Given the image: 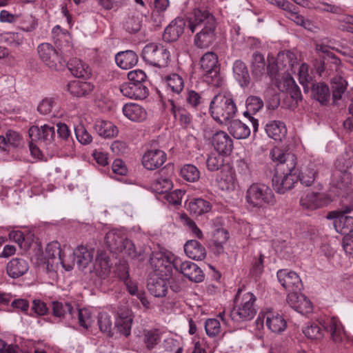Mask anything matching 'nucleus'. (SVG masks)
Listing matches in <instances>:
<instances>
[{
    "mask_svg": "<svg viewBox=\"0 0 353 353\" xmlns=\"http://www.w3.org/2000/svg\"><path fill=\"white\" fill-rule=\"evenodd\" d=\"M216 28H201L194 37V43L199 48L209 47L215 40Z\"/></svg>",
    "mask_w": 353,
    "mask_h": 353,
    "instance_id": "obj_30",
    "label": "nucleus"
},
{
    "mask_svg": "<svg viewBox=\"0 0 353 353\" xmlns=\"http://www.w3.org/2000/svg\"><path fill=\"white\" fill-rule=\"evenodd\" d=\"M76 316H78L79 325L86 330L90 327L94 322V317L87 308L76 309Z\"/></svg>",
    "mask_w": 353,
    "mask_h": 353,
    "instance_id": "obj_57",
    "label": "nucleus"
},
{
    "mask_svg": "<svg viewBox=\"0 0 353 353\" xmlns=\"http://www.w3.org/2000/svg\"><path fill=\"white\" fill-rule=\"evenodd\" d=\"M316 172L315 170V165L310 163L308 165L303 166L299 174V179L301 183L305 186H310L314 181Z\"/></svg>",
    "mask_w": 353,
    "mask_h": 353,
    "instance_id": "obj_46",
    "label": "nucleus"
},
{
    "mask_svg": "<svg viewBox=\"0 0 353 353\" xmlns=\"http://www.w3.org/2000/svg\"><path fill=\"white\" fill-rule=\"evenodd\" d=\"M187 210L194 216L207 214L212 210L211 203L202 198H194L185 203Z\"/></svg>",
    "mask_w": 353,
    "mask_h": 353,
    "instance_id": "obj_22",
    "label": "nucleus"
},
{
    "mask_svg": "<svg viewBox=\"0 0 353 353\" xmlns=\"http://www.w3.org/2000/svg\"><path fill=\"white\" fill-rule=\"evenodd\" d=\"M165 82L168 88L174 93L179 94L183 90V79L178 74L174 73L166 77Z\"/></svg>",
    "mask_w": 353,
    "mask_h": 353,
    "instance_id": "obj_55",
    "label": "nucleus"
},
{
    "mask_svg": "<svg viewBox=\"0 0 353 353\" xmlns=\"http://www.w3.org/2000/svg\"><path fill=\"white\" fill-rule=\"evenodd\" d=\"M265 132L269 137L276 141H281L287 134V128L283 122L271 121L265 125Z\"/></svg>",
    "mask_w": 353,
    "mask_h": 353,
    "instance_id": "obj_31",
    "label": "nucleus"
},
{
    "mask_svg": "<svg viewBox=\"0 0 353 353\" xmlns=\"http://www.w3.org/2000/svg\"><path fill=\"white\" fill-rule=\"evenodd\" d=\"M265 324L268 328L274 333L282 332L287 327L286 321L282 316L272 312L266 314Z\"/></svg>",
    "mask_w": 353,
    "mask_h": 353,
    "instance_id": "obj_41",
    "label": "nucleus"
},
{
    "mask_svg": "<svg viewBox=\"0 0 353 353\" xmlns=\"http://www.w3.org/2000/svg\"><path fill=\"white\" fill-rule=\"evenodd\" d=\"M67 90L72 95L80 97L88 94L92 88L88 82L75 80L68 83Z\"/></svg>",
    "mask_w": 353,
    "mask_h": 353,
    "instance_id": "obj_45",
    "label": "nucleus"
},
{
    "mask_svg": "<svg viewBox=\"0 0 353 353\" xmlns=\"http://www.w3.org/2000/svg\"><path fill=\"white\" fill-rule=\"evenodd\" d=\"M1 41L2 43H7L11 47H18L21 45L23 41V36L18 32H5L2 33Z\"/></svg>",
    "mask_w": 353,
    "mask_h": 353,
    "instance_id": "obj_63",
    "label": "nucleus"
},
{
    "mask_svg": "<svg viewBox=\"0 0 353 353\" xmlns=\"http://www.w3.org/2000/svg\"><path fill=\"white\" fill-rule=\"evenodd\" d=\"M304 335L311 340L319 341L323 338V331L316 323H310L303 329Z\"/></svg>",
    "mask_w": 353,
    "mask_h": 353,
    "instance_id": "obj_56",
    "label": "nucleus"
},
{
    "mask_svg": "<svg viewBox=\"0 0 353 353\" xmlns=\"http://www.w3.org/2000/svg\"><path fill=\"white\" fill-rule=\"evenodd\" d=\"M299 80L302 85L305 92L310 91V85L314 83L311 75L308 74V65L306 63H302L299 69Z\"/></svg>",
    "mask_w": 353,
    "mask_h": 353,
    "instance_id": "obj_58",
    "label": "nucleus"
},
{
    "mask_svg": "<svg viewBox=\"0 0 353 353\" xmlns=\"http://www.w3.org/2000/svg\"><path fill=\"white\" fill-rule=\"evenodd\" d=\"M167 154L163 150L152 149L148 150L142 157V164L147 170L159 168L166 161Z\"/></svg>",
    "mask_w": 353,
    "mask_h": 353,
    "instance_id": "obj_15",
    "label": "nucleus"
},
{
    "mask_svg": "<svg viewBox=\"0 0 353 353\" xmlns=\"http://www.w3.org/2000/svg\"><path fill=\"white\" fill-rule=\"evenodd\" d=\"M216 26L215 17L207 10L194 9L188 17V27L192 33L199 28H209Z\"/></svg>",
    "mask_w": 353,
    "mask_h": 353,
    "instance_id": "obj_10",
    "label": "nucleus"
},
{
    "mask_svg": "<svg viewBox=\"0 0 353 353\" xmlns=\"http://www.w3.org/2000/svg\"><path fill=\"white\" fill-rule=\"evenodd\" d=\"M117 314L115 327L121 334L128 337L131 334L133 321L132 313L128 308L124 307L120 308Z\"/></svg>",
    "mask_w": 353,
    "mask_h": 353,
    "instance_id": "obj_17",
    "label": "nucleus"
},
{
    "mask_svg": "<svg viewBox=\"0 0 353 353\" xmlns=\"http://www.w3.org/2000/svg\"><path fill=\"white\" fill-rule=\"evenodd\" d=\"M3 138L5 139V149H1L3 151H6L8 150L10 146L16 148L19 146L21 141V135L12 130H8L6 135L3 136Z\"/></svg>",
    "mask_w": 353,
    "mask_h": 353,
    "instance_id": "obj_64",
    "label": "nucleus"
},
{
    "mask_svg": "<svg viewBox=\"0 0 353 353\" xmlns=\"http://www.w3.org/2000/svg\"><path fill=\"white\" fill-rule=\"evenodd\" d=\"M174 269L195 283L201 282L204 279L203 270L198 265L190 261H183L179 257L175 261Z\"/></svg>",
    "mask_w": 353,
    "mask_h": 353,
    "instance_id": "obj_12",
    "label": "nucleus"
},
{
    "mask_svg": "<svg viewBox=\"0 0 353 353\" xmlns=\"http://www.w3.org/2000/svg\"><path fill=\"white\" fill-rule=\"evenodd\" d=\"M185 21L183 18L176 17L165 28L163 34V39L166 42H174L183 34Z\"/></svg>",
    "mask_w": 353,
    "mask_h": 353,
    "instance_id": "obj_20",
    "label": "nucleus"
},
{
    "mask_svg": "<svg viewBox=\"0 0 353 353\" xmlns=\"http://www.w3.org/2000/svg\"><path fill=\"white\" fill-rule=\"evenodd\" d=\"M143 15L137 11L130 12L123 21V27L130 34H135L142 27Z\"/></svg>",
    "mask_w": 353,
    "mask_h": 353,
    "instance_id": "obj_27",
    "label": "nucleus"
},
{
    "mask_svg": "<svg viewBox=\"0 0 353 353\" xmlns=\"http://www.w3.org/2000/svg\"><path fill=\"white\" fill-rule=\"evenodd\" d=\"M68 68L72 74L77 78H89L91 74L90 67L81 60L72 59L68 63Z\"/></svg>",
    "mask_w": 353,
    "mask_h": 353,
    "instance_id": "obj_36",
    "label": "nucleus"
},
{
    "mask_svg": "<svg viewBox=\"0 0 353 353\" xmlns=\"http://www.w3.org/2000/svg\"><path fill=\"white\" fill-rule=\"evenodd\" d=\"M52 314L54 316L65 319H72L75 317L76 309L69 303L52 302Z\"/></svg>",
    "mask_w": 353,
    "mask_h": 353,
    "instance_id": "obj_35",
    "label": "nucleus"
},
{
    "mask_svg": "<svg viewBox=\"0 0 353 353\" xmlns=\"http://www.w3.org/2000/svg\"><path fill=\"white\" fill-rule=\"evenodd\" d=\"M93 271L101 279L106 278L110 272V259L105 252H97L95 260L92 262Z\"/></svg>",
    "mask_w": 353,
    "mask_h": 353,
    "instance_id": "obj_23",
    "label": "nucleus"
},
{
    "mask_svg": "<svg viewBox=\"0 0 353 353\" xmlns=\"http://www.w3.org/2000/svg\"><path fill=\"white\" fill-rule=\"evenodd\" d=\"M181 175L187 181L195 182L200 178V172L194 165L186 164L181 168Z\"/></svg>",
    "mask_w": 353,
    "mask_h": 353,
    "instance_id": "obj_61",
    "label": "nucleus"
},
{
    "mask_svg": "<svg viewBox=\"0 0 353 353\" xmlns=\"http://www.w3.org/2000/svg\"><path fill=\"white\" fill-rule=\"evenodd\" d=\"M28 134L32 141L48 145L54 140L55 130L54 126L48 125H43L41 128L34 125L30 128Z\"/></svg>",
    "mask_w": 353,
    "mask_h": 353,
    "instance_id": "obj_14",
    "label": "nucleus"
},
{
    "mask_svg": "<svg viewBox=\"0 0 353 353\" xmlns=\"http://www.w3.org/2000/svg\"><path fill=\"white\" fill-rule=\"evenodd\" d=\"M263 97L269 110H275L279 106L280 97L273 88L267 87L263 92Z\"/></svg>",
    "mask_w": 353,
    "mask_h": 353,
    "instance_id": "obj_53",
    "label": "nucleus"
},
{
    "mask_svg": "<svg viewBox=\"0 0 353 353\" xmlns=\"http://www.w3.org/2000/svg\"><path fill=\"white\" fill-rule=\"evenodd\" d=\"M151 188L157 194H163L164 196L167 192L171 190L172 182L167 177L160 176L152 182Z\"/></svg>",
    "mask_w": 353,
    "mask_h": 353,
    "instance_id": "obj_51",
    "label": "nucleus"
},
{
    "mask_svg": "<svg viewBox=\"0 0 353 353\" xmlns=\"http://www.w3.org/2000/svg\"><path fill=\"white\" fill-rule=\"evenodd\" d=\"M246 201L252 207L274 204V195L270 187L263 183H253L246 192Z\"/></svg>",
    "mask_w": 353,
    "mask_h": 353,
    "instance_id": "obj_5",
    "label": "nucleus"
},
{
    "mask_svg": "<svg viewBox=\"0 0 353 353\" xmlns=\"http://www.w3.org/2000/svg\"><path fill=\"white\" fill-rule=\"evenodd\" d=\"M200 64L203 72H209L220 66L218 56L213 52L205 53L200 59Z\"/></svg>",
    "mask_w": 353,
    "mask_h": 353,
    "instance_id": "obj_48",
    "label": "nucleus"
},
{
    "mask_svg": "<svg viewBox=\"0 0 353 353\" xmlns=\"http://www.w3.org/2000/svg\"><path fill=\"white\" fill-rule=\"evenodd\" d=\"M98 325L100 330L108 336H112V323L111 316L106 312H101L98 316Z\"/></svg>",
    "mask_w": 353,
    "mask_h": 353,
    "instance_id": "obj_62",
    "label": "nucleus"
},
{
    "mask_svg": "<svg viewBox=\"0 0 353 353\" xmlns=\"http://www.w3.org/2000/svg\"><path fill=\"white\" fill-rule=\"evenodd\" d=\"M28 269V263L21 258H13L6 265V272L12 279H17L24 275Z\"/></svg>",
    "mask_w": 353,
    "mask_h": 353,
    "instance_id": "obj_25",
    "label": "nucleus"
},
{
    "mask_svg": "<svg viewBox=\"0 0 353 353\" xmlns=\"http://www.w3.org/2000/svg\"><path fill=\"white\" fill-rule=\"evenodd\" d=\"M265 62L263 55L258 52L253 53L251 63L252 74L259 77L265 73Z\"/></svg>",
    "mask_w": 353,
    "mask_h": 353,
    "instance_id": "obj_49",
    "label": "nucleus"
},
{
    "mask_svg": "<svg viewBox=\"0 0 353 353\" xmlns=\"http://www.w3.org/2000/svg\"><path fill=\"white\" fill-rule=\"evenodd\" d=\"M341 161L339 159L336 162L337 169L332 174V183L339 189H345L349 187L352 183V176L350 172L347 171L349 167H351L352 163L350 161L347 162L346 168L341 167Z\"/></svg>",
    "mask_w": 353,
    "mask_h": 353,
    "instance_id": "obj_19",
    "label": "nucleus"
},
{
    "mask_svg": "<svg viewBox=\"0 0 353 353\" xmlns=\"http://www.w3.org/2000/svg\"><path fill=\"white\" fill-rule=\"evenodd\" d=\"M276 60L283 73L293 72L294 66L298 65L296 54L290 51L279 52Z\"/></svg>",
    "mask_w": 353,
    "mask_h": 353,
    "instance_id": "obj_33",
    "label": "nucleus"
},
{
    "mask_svg": "<svg viewBox=\"0 0 353 353\" xmlns=\"http://www.w3.org/2000/svg\"><path fill=\"white\" fill-rule=\"evenodd\" d=\"M37 52L42 62L52 70H61L65 66V61L61 53L50 43L39 45Z\"/></svg>",
    "mask_w": 353,
    "mask_h": 353,
    "instance_id": "obj_7",
    "label": "nucleus"
},
{
    "mask_svg": "<svg viewBox=\"0 0 353 353\" xmlns=\"http://www.w3.org/2000/svg\"><path fill=\"white\" fill-rule=\"evenodd\" d=\"M294 83V80L291 77L290 73H283L272 81L273 85L282 92H285L287 90H289V88L293 85Z\"/></svg>",
    "mask_w": 353,
    "mask_h": 353,
    "instance_id": "obj_60",
    "label": "nucleus"
},
{
    "mask_svg": "<svg viewBox=\"0 0 353 353\" xmlns=\"http://www.w3.org/2000/svg\"><path fill=\"white\" fill-rule=\"evenodd\" d=\"M105 244L110 251L123 257L134 259L138 256V252L134 243L127 238L120 230L113 229L106 233L104 239Z\"/></svg>",
    "mask_w": 353,
    "mask_h": 353,
    "instance_id": "obj_2",
    "label": "nucleus"
},
{
    "mask_svg": "<svg viewBox=\"0 0 353 353\" xmlns=\"http://www.w3.org/2000/svg\"><path fill=\"white\" fill-rule=\"evenodd\" d=\"M347 82L341 76H335L331 80L332 99L334 102L342 99L343 94L347 90Z\"/></svg>",
    "mask_w": 353,
    "mask_h": 353,
    "instance_id": "obj_44",
    "label": "nucleus"
},
{
    "mask_svg": "<svg viewBox=\"0 0 353 353\" xmlns=\"http://www.w3.org/2000/svg\"><path fill=\"white\" fill-rule=\"evenodd\" d=\"M169 57V51L161 44L150 43L142 50V57L145 62L157 68L165 66Z\"/></svg>",
    "mask_w": 353,
    "mask_h": 353,
    "instance_id": "obj_8",
    "label": "nucleus"
},
{
    "mask_svg": "<svg viewBox=\"0 0 353 353\" xmlns=\"http://www.w3.org/2000/svg\"><path fill=\"white\" fill-rule=\"evenodd\" d=\"M236 180L234 173L229 170L225 174L218 180V186L219 189L223 191H233L236 188Z\"/></svg>",
    "mask_w": 353,
    "mask_h": 353,
    "instance_id": "obj_52",
    "label": "nucleus"
},
{
    "mask_svg": "<svg viewBox=\"0 0 353 353\" xmlns=\"http://www.w3.org/2000/svg\"><path fill=\"white\" fill-rule=\"evenodd\" d=\"M256 300L254 294L239 290L234 299L235 305L230 314L232 320L243 322L252 319L256 314Z\"/></svg>",
    "mask_w": 353,
    "mask_h": 353,
    "instance_id": "obj_1",
    "label": "nucleus"
},
{
    "mask_svg": "<svg viewBox=\"0 0 353 353\" xmlns=\"http://www.w3.org/2000/svg\"><path fill=\"white\" fill-rule=\"evenodd\" d=\"M115 61L119 67L128 70L137 63L138 56L132 50H126L117 53L115 56Z\"/></svg>",
    "mask_w": 353,
    "mask_h": 353,
    "instance_id": "obj_37",
    "label": "nucleus"
},
{
    "mask_svg": "<svg viewBox=\"0 0 353 353\" xmlns=\"http://www.w3.org/2000/svg\"><path fill=\"white\" fill-rule=\"evenodd\" d=\"M322 196L319 193L309 192L301 198L300 203L303 208L315 210L322 206Z\"/></svg>",
    "mask_w": 353,
    "mask_h": 353,
    "instance_id": "obj_47",
    "label": "nucleus"
},
{
    "mask_svg": "<svg viewBox=\"0 0 353 353\" xmlns=\"http://www.w3.org/2000/svg\"><path fill=\"white\" fill-rule=\"evenodd\" d=\"M237 111L236 104L229 96L215 95L210 104V112L216 122L223 123L232 119Z\"/></svg>",
    "mask_w": 353,
    "mask_h": 353,
    "instance_id": "obj_3",
    "label": "nucleus"
},
{
    "mask_svg": "<svg viewBox=\"0 0 353 353\" xmlns=\"http://www.w3.org/2000/svg\"><path fill=\"white\" fill-rule=\"evenodd\" d=\"M274 190L279 194H284L291 190L297 181L295 168H285V165L280 164L275 168V173L272 179Z\"/></svg>",
    "mask_w": 353,
    "mask_h": 353,
    "instance_id": "obj_6",
    "label": "nucleus"
},
{
    "mask_svg": "<svg viewBox=\"0 0 353 353\" xmlns=\"http://www.w3.org/2000/svg\"><path fill=\"white\" fill-rule=\"evenodd\" d=\"M233 74L241 87H247L250 83V77L245 65L241 60H236L233 64Z\"/></svg>",
    "mask_w": 353,
    "mask_h": 353,
    "instance_id": "obj_38",
    "label": "nucleus"
},
{
    "mask_svg": "<svg viewBox=\"0 0 353 353\" xmlns=\"http://www.w3.org/2000/svg\"><path fill=\"white\" fill-rule=\"evenodd\" d=\"M124 115L133 121L141 122L147 117V112L143 107L137 103H127L123 107Z\"/></svg>",
    "mask_w": 353,
    "mask_h": 353,
    "instance_id": "obj_32",
    "label": "nucleus"
},
{
    "mask_svg": "<svg viewBox=\"0 0 353 353\" xmlns=\"http://www.w3.org/2000/svg\"><path fill=\"white\" fill-rule=\"evenodd\" d=\"M204 81L209 85L216 88L221 87L224 83V79L220 72V66L204 72Z\"/></svg>",
    "mask_w": 353,
    "mask_h": 353,
    "instance_id": "obj_50",
    "label": "nucleus"
},
{
    "mask_svg": "<svg viewBox=\"0 0 353 353\" xmlns=\"http://www.w3.org/2000/svg\"><path fill=\"white\" fill-rule=\"evenodd\" d=\"M162 332L157 328L144 329L141 333V341L148 350L154 349L161 341Z\"/></svg>",
    "mask_w": 353,
    "mask_h": 353,
    "instance_id": "obj_26",
    "label": "nucleus"
},
{
    "mask_svg": "<svg viewBox=\"0 0 353 353\" xmlns=\"http://www.w3.org/2000/svg\"><path fill=\"white\" fill-rule=\"evenodd\" d=\"M212 143L216 152L220 154L228 155L233 150V140L225 132L222 130L213 134Z\"/></svg>",
    "mask_w": 353,
    "mask_h": 353,
    "instance_id": "obj_18",
    "label": "nucleus"
},
{
    "mask_svg": "<svg viewBox=\"0 0 353 353\" xmlns=\"http://www.w3.org/2000/svg\"><path fill=\"white\" fill-rule=\"evenodd\" d=\"M246 111L244 112L245 117H250L256 114L264 105L263 100L257 96H250L246 99Z\"/></svg>",
    "mask_w": 353,
    "mask_h": 353,
    "instance_id": "obj_54",
    "label": "nucleus"
},
{
    "mask_svg": "<svg viewBox=\"0 0 353 353\" xmlns=\"http://www.w3.org/2000/svg\"><path fill=\"white\" fill-rule=\"evenodd\" d=\"M288 302L292 308L302 314H310L313 310L312 302L304 294H290Z\"/></svg>",
    "mask_w": 353,
    "mask_h": 353,
    "instance_id": "obj_21",
    "label": "nucleus"
},
{
    "mask_svg": "<svg viewBox=\"0 0 353 353\" xmlns=\"http://www.w3.org/2000/svg\"><path fill=\"white\" fill-rule=\"evenodd\" d=\"M171 112L174 119L179 122L182 127L185 128L190 127L192 121L191 114L184 108L176 105L173 101H171Z\"/></svg>",
    "mask_w": 353,
    "mask_h": 353,
    "instance_id": "obj_42",
    "label": "nucleus"
},
{
    "mask_svg": "<svg viewBox=\"0 0 353 353\" xmlns=\"http://www.w3.org/2000/svg\"><path fill=\"white\" fill-rule=\"evenodd\" d=\"M168 278L159 274H151L147 283V288L150 294L155 297L165 296L168 288Z\"/></svg>",
    "mask_w": 353,
    "mask_h": 353,
    "instance_id": "obj_16",
    "label": "nucleus"
},
{
    "mask_svg": "<svg viewBox=\"0 0 353 353\" xmlns=\"http://www.w3.org/2000/svg\"><path fill=\"white\" fill-rule=\"evenodd\" d=\"M271 159L276 163L277 168L280 164H285V168L289 167L290 169H294L296 165V158L294 154L291 153H285L282 149L274 147L270 152Z\"/></svg>",
    "mask_w": 353,
    "mask_h": 353,
    "instance_id": "obj_24",
    "label": "nucleus"
},
{
    "mask_svg": "<svg viewBox=\"0 0 353 353\" xmlns=\"http://www.w3.org/2000/svg\"><path fill=\"white\" fill-rule=\"evenodd\" d=\"M74 261L80 270H84L90 264L93 259V250L80 245L74 252Z\"/></svg>",
    "mask_w": 353,
    "mask_h": 353,
    "instance_id": "obj_34",
    "label": "nucleus"
},
{
    "mask_svg": "<svg viewBox=\"0 0 353 353\" xmlns=\"http://www.w3.org/2000/svg\"><path fill=\"white\" fill-rule=\"evenodd\" d=\"M228 131L230 134L237 139H246L250 134V129L248 125L239 119L230 122Z\"/></svg>",
    "mask_w": 353,
    "mask_h": 353,
    "instance_id": "obj_43",
    "label": "nucleus"
},
{
    "mask_svg": "<svg viewBox=\"0 0 353 353\" xmlns=\"http://www.w3.org/2000/svg\"><path fill=\"white\" fill-rule=\"evenodd\" d=\"M94 128L98 134L104 138H112L117 135L118 129L112 122L97 119Z\"/></svg>",
    "mask_w": 353,
    "mask_h": 353,
    "instance_id": "obj_39",
    "label": "nucleus"
},
{
    "mask_svg": "<svg viewBox=\"0 0 353 353\" xmlns=\"http://www.w3.org/2000/svg\"><path fill=\"white\" fill-rule=\"evenodd\" d=\"M325 331L330 334L331 339L340 347H347V344L352 342L347 335L340 321L336 317H327L319 321Z\"/></svg>",
    "mask_w": 353,
    "mask_h": 353,
    "instance_id": "obj_9",
    "label": "nucleus"
},
{
    "mask_svg": "<svg viewBox=\"0 0 353 353\" xmlns=\"http://www.w3.org/2000/svg\"><path fill=\"white\" fill-rule=\"evenodd\" d=\"M184 251L188 257L196 261L205 258V248L196 240H189L184 245Z\"/></svg>",
    "mask_w": 353,
    "mask_h": 353,
    "instance_id": "obj_29",
    "label": "nucleus"
},
{
    "mask_svg": "<svg viewBox=\"0 0 353 353\" xmlns=\"http://www.w3.org/2000/svg\"><path fill=\"white\" fill-rule=\"evenodd\" d=\"M221 154L214 152L208 155L206 166L209 171H217L223 165L224 159Z\"/></svg>",
    "mask_w": 353,
    "mask_h": 353,
    "instance_id": "obj_59",
    "label": "nucleus"
},
{
    "mask_svg": "<svg viewBox=\"0 0 353 353\" xmlns=\"http://www.w3.org/2000/svg\"><path fill=\"white\" fill-rule=\"evenodd\" d=\"M47 257V267L49 270H54L59 265L66 270L70 271L72 269L70 264L66 265L61 254L60 244L57 241H52L47 245L46 249Z\"/></svg>",
    "mask_w": 353,
    "mask_h": 353,
    "instance_id": "obj_11",
    "label": "nucleus"
},
{
    "mask_svg": "<svg viewBox=\"0 0 353 353\" xmlns=\"http://www.w3.org/2000/svg\"><path fill=\"white\" fill-rule=\"evenodd\" d=\"M177 259V256L167 250L153 252L150 258V263L154 272L152 274L170 277Z\"/></svg>",
    "mask_w": 353,
    "mask_h": 353,
    "instance_id": "obj_4",
    "label": "nucleus"
},
{
    "mask_svg": "<svg viewBox=\"0 0 353 353\" xmlns=\"http://www.w3.org/2000/svg\"><path fill=\"white\" fill-rule=\"evenodd\" d=\"M276 276L281 285L290 294L297 293L301 290V281L295 272L279 270Z\"/></svg>",
    "mask_w": 353,
    "mask_h": 353,
    "instance_id": "obj_13",
    "label": "nucleus"
},
{
    "mask_svg": "<svg viewBox=\"0 0 353 353\" xmlns=\"http://www.w3.org/2000/svg\"><path fill=\"white\" fill-rule=\"evenodd\" d=\"M311 96L321 105L327 104L330 99V91L327 84L323 82H314L310 85Z\"/></svg>",
    "mask_w": 353,
    "mask_h": 353,
    "instance_id": "obj_28",
    "label": "nucleus"
},
{
    "mask_svg": "<svg viewBox=\"0 0 353 353\" xmlns=\"http://www.w3.org/2000/svg\"><path fill=\"white\" fill-rule=\"evenodd\" d=\"M228 238L229 234L226 230L223 228L215 230L213 232L210 246L216 254H220L223 252V244L225 243Z\"/></svg>",
    "mask_w": 353,
    "mask_h": 353,
    "instance_id": "obj_40",
    "label": "nucleus"
}]
</instances>
